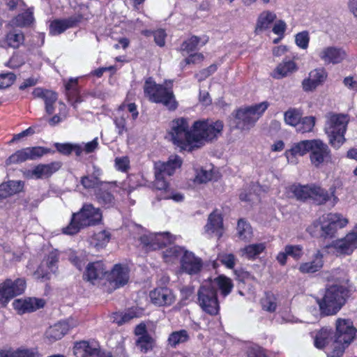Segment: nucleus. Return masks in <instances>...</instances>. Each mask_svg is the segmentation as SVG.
<instances>
[{"label": "nucleus", "instance_id": "obj_1", "mask_svg": "<svg viewBox=\"0 0 357 357\" xmlns=\"http://www.w3.org/2000/svg\"><path fill=\"white\" fill-rule=\"evenodd\" d=\"M324 278L328 282L323 297L317 300L321 313L326 316L337 313L345 304L349 297V289L346 284L349 279L344 273H326Z\"/></svg>", "mask_w": 357, "mask_h": 357}, {"label": "nucleus", "instance_id": "obj_2", "mask_svg": "<svg viewBox=\"0 0 357 357\" xmlns=\"http://www.w3.org/2000/svg\"><path fill=\"white\" fill-rule=\"evenodd\" d=\"M347 223V219L343 218L340 214L328 213L310 225L307 231L314 238H332L337 230L344 227Z\"/></svg>", "mask_w": 357, "mask_h": 357}, {"label": "nucleus", "instance_id": "obj_3", "mask_svg": "<svg viewBox=\"0 0 357 357\" xmlns=\"http://www.w3.org/2000/svg\"><path fill=\"white\" fill-rule=\"evenodd\" d=\"M357 333L353 322L349 319L339 318L335 322V332L333 334V349L328 357H342L346 347L354 340Z\"/></svg>", "mask_w": 357, "mask_h": 357}, {"label": "nucleus", "instance_id": "obj_4", "mask_svg": "<svg viewBox=\"0 0 357 357\" xmlns=\"http://www.w3.org/2000/svg\"><path fill=\"white\" fill-rule=\"evenodd\" d=\"M102 220V213L91 204H84L80 211L73 213L69 225L63 229V232L74 235L82 228L96 225Z\"/></svg>", "mask_w": 357, "mask_h": 357}, {"label": "nucleus", "instance_id": "obj_5", "mask_svg": "<svg viewBox=\"0 0 357 357\" xmlns=\"http://www.w3.org/2000/svg\"><path fill=\"white\" fill-rule=\"evenodd\" d=\"M324 130L328 137L329 144L335 149H339L345 142L344 134L347 131L349 119L342 114L328 113Z\"/></svg>", "mask_w": 357, "mask_h": 357}, {"label": "nucleus", "instance_id": "obj_6", "mask_svg": "<svg viewBox=\"0 0 357 357\" xmlns=\"http://www.w3.org/2000/svg\"><path fill=\"white\" fill-rule=\"evenodd\" d=\"M223 123L221 121H213L211 120H202L195 121L192 125V140L195 146L199 147L203 144L202 141L212 142L221 135L223 130Z\"/></svg>", "mask_w": 357, "mask_h": 357}, {"label": "nucleus", "instance_id": "obj_7", "mask_svg": "<svg viewBox=\"0 0 357 357\" xmlns=\"http://www.w3.org/2000/svg\"><path fill=\"white\" fill-rule=\"evenodd\" d=\"M144 91L152 102L162 103L169 110H175L177 108L178 102L171 88L157 84L149 77L144 83Z\"/></svg>", "mask_w": 357, "mask_h": 357}, {"label": "nucleus", "instance_id": "obj_8", "mask_svg": "<svg viewBox=\"0 0 357 357\" xmlns=\"http://www.w3.org/2000/svg\"><path fill=\"white\" fill-rule=\"evenodd\" d=\"M197 303L206 314L215 316L220 310V304L215 289H211L209 282L203 281L197 291Z\"/></svg>", "mask_w": 357, "mask_h": 357}, {"label": "nucleus", "instance_id": "obj_9", "mask_svg": "<svg viewBox=\"0 0 357 357\" xmlns=\"http://www.w3.org/2000/svg\"><path fill=\"white\" fill-rule=\"evenodd\" d=\"M169 134L174 144L185 149L192 146V128L190 130L186 119L179 118L171 122V130Z\"/></svg>", "mask_w": 357, "mask_h": 357}, {"label": "nucleus", "instance_id": "obj_10", "mask_svg": "<svg viewBox=\"0 0 357 357\" xmlns=\"http://www.w3.org/2000/svg\"><path fill=\"white\" fill-rule=\"evenodd\" d=\"M291 191L298 200L311 199L317 204H325L331 197L325 189L314 184L294 185L291 187Z\"/></svg>", "mask_w": 357, "mask_h": 357}, {"label": "nucleus", "instance_id": "obj_11", "mask_svg": "<svg viewBox=\"0 0 357 357\" xmlns=\"http://www.w3.org/2000/svg\"><path fill=\"white\" fill-rule=\"evenodd\" d=\"M268 102L240 109L236 113V126L241 130H249L268 108Z\"/></svg>", "mask_w": 357, "mask_h": 357}, {"label": "nucleus", "instance_id": "obj_12", "mask_svg": "<svg viewBox=\"0 0 357 357\" xmlns=\"http://www.w3.org/2000/svg\"><path fill=\"white\" fill-rule=\"evenodd\" d=\"M332 154L327 144L319 139H312L310 150V160L311 164L319 168L331 162Z\"/></svg>", "mask_w": 357, "mask_h": 357}, {"label": "nucleus", "instance_id": "obj_13", "mask_svg": "<svg viewBox=\"0 0 357 357\" xmlns=\"http://www.w3.org/2000/svg\"><path fill=\"white\" fill-rule=\"evenodd\" d=\"M51 152V150L43 146L26 147L17 151L6 160V165L18 164L26 160H35Z\"/></svg>", "mask_w": 357, "mask_h": 357}, {"label": "nucleus", "instance_id": "obj_14", "mask_svg": "<svg viewBox=\"0 0 357 357\" xmlns=\"http://www.w3.org/2000/svg\"><path fill=\"white\" fill-rule=\"evenodd\" d=\"M139 240L146 250H155L174 242L175 237L169 232L151 233L142 236Z\"/></svg>", "mask_w": 357, "mask_h": 357}, {"label": "nucleus", "instance_id": "obj_15", "mask_svg": "<svg viewBox=\"0 0 357 357\" xmlns=\"http://www.w3.org/2000/svg\"><path fill=\"white\" fill-rule=\"evenodd\" d=\"M203 267V261L201 258L197 257L195 254L185 250L181 258V269L189 275L199 273Z\"/></svg>", "mask_w": 357, "mask_h": 357}, {"label": "nucleus", "instance_id": "obj_16", "mask_svg": "<svg viewBox=\"0 0 357 357\" xmlns=\"http://www.w3.org/2000/svg\"><path fill=\"white\" fill-rule=\"evenodd\" d=\"M356 231L348 234L344 238L333 242V247L339 255H351L357 248V224Z\"/></svg>", "mask_w": 357, "mask_h": 357}, {"label": "nucleus", "instance_id": "obj_17", "mask_svg": "<svg viewBox=\"0 0 357 357\" xmlns=\"http://www.w3.org/2000/svg\"><path fill=\"white\" fill-rule=\"evenodd\" d=\"M181 164L182 160L179 156L171 155L166 162H158L155 164V176L162 178L172 176Z\"/></svg>", "mask_w": 357, "mask_h": 357}, {"label": "nucleus", "instance_id": "obj_18", "mask_svg": "<svg viewBox=\"0 0 357 357\" xmlns=\"http://www.w3.org/2000/svg\"><path fill=\"white\" fill-rule=\"evenodd\" d=\"M7 302L13 298L22 294L26 288V282L23 278H17L15 281L6 279L0 284Z\"/></svg>", "mask_w": 357, "mask_h": 357}, {"label": "nucleus", "instance_id": "obj_19", "mask_svg": "<svg viewBox=\"0 0 357 357\" xmlns=\"http://www.w3.org/2000/svg\"><path fill=\"white\" fill-rule=\"evenodd\" d=\"M129 280V270L127 266L116 264L108 275V281L114 289L124 286Z\"/></svg>", "mask_w": 357, "mask_h": 357}, {"label": "nucleus", "instance_id": "obj_20", "mask_svg": "<svg viewBox=\"0 0 357 357\" xmlns=\"http://www.w3.org/2000/svg\"><path fill=\"white\" fill-rule=\"evenodd\" d=\"M326 77L327 73L324 68H317L310 71L308 77L302 82L303 91L305 92L313 91L324 82Z\"/></svg>", "mask_w": 357, "mask_h": 357}, {"label": "nucleus", "instance_id": "obj_21", "mask_svg": "<svg viewBox=\"0 0 357 357\" xmlns=\"http://www.w3.org/2000/svg\"><path fill=\"white\" fill-rule=\"evenodd\" d=\"M151 302L158 306L170 305L175 300L172 289L167 287H158L149 294Z\"/></svg>", "mask_w": 357, "mask_h": 357}, {"label": "nucleus", "instance_id": "obj_22", "mask_svg": "<svg viewBox=\"0 0 357 357\" xmlns=\"http://www.w3.org/2000/svg\"><path fill=\"white\" fill-rule=\"evenodd\" d=\"M107 273V271L102 261H94L86 266L83 279L94 284L96 281L101 280Z\"/></svg>", "mask_w": 357, "mask_h": 357}, {"label": "nucleus", "instance_id": "obj_23", "mask_svg": "<svg viewBox=\"0 0 357 357\" xmlns=\"http://www.w3.org/2000/svg\"><path fill=\"white\" fill-rule=\"evenodd\" d=\"M82 18V16L76 15L67 19L55 20L50 25V33L54 36L61 34L66 29L75 26Z\"/></svg>", "mask_w": 357, "mask_h": 357}, {"label": "nucleus", "instance_id": "obj_24", "mask_svg": "<svg viewBox=\"0 0 357 357\" xmlns=\"http://www.w3.org/2000/svg\"><path fill=\"white\" fill-rule=\"evenodd\" d=\"M205 282H209L211 284V289H219L220 295L224 298L228 296L234 288L232 280L225 275H220L215 278H209L204 280Z\"/></svg>", "mask_w": 357, "mask_h": 357}, {"label": "nucleus", "instance_id": "obj_25", "mask_svg": "<svg viewBox=\"0 0 357 357\" xmlns=\"http://www.w3.org/2000/svg\"><path fill=\"white\" fill-rule=\"evenodd\" d=\"M99 349L97 342L82 340L75 344L73 353L76 357H96Z\"/></svg>", "mask_w": 357, "mask_h": 357}, {"label": "nucleus", "instance_id": "obj_26", "mask_svg": "<svg viewBox=\"0 0 357 357\" xmlns=\"http://www.w3.org/2000/svg\"><path fill=\"white\" fill-rule=\"evenodd\" d=\"M62 163L59 161L49 164H39L31 171V177L36 179H42L50 177L54 173L61 167Z\"/></svg>", "mask_w": 357, "mask_h": 357}, {"label": "nucleus", "instance_id": "obj_27", "mask_svg": "<svg viewBox=\"0 0 357 357\" xmlns=\"http://www.w3.org/2000/svg\"><path fill=\"white\" fill-rule=\"evenodd\" d=\"M94 196L98 204L105 208H109L116 205L115 197L105 183L94 191Z\"/></svg>", "mask_w": 357, "mask_h": 357}, {"label": "nucleus", "instance_id": "obj_28", "mask_svg": "<svg viewBox=\"0 0 357 357\" xmlns=\"http://www.w3.org/2000/svg\"><path fill=\"white\" fill-rule=\"evenodd\" d=\"M35 98H41L44 100L45 105V111L48 114H52L54 112V103L57 100V93L47 89L36 88L33 93Z\"/></svg>", "mask_w": 357, "mask_h": 357}, {"label": "nucleus", "instance_id": "obj_29", "mask_svg": "<svg viewBox=\"0 0 357 357\" xmlns=\"http://www.w3.org/2000/svg\"><path fill=\"white\" fill-rule=\"evenodd\" d=\"M320 59L327 64L339 63L345 57V52L335 47H328L321 50L319 53Z\"/></svg>", "mask_w": 357, "mask_h": 357}, {"label": "nucleus", "instance_id": "obj_30", "mask_svg": "<svg viewBox=\"0 0 357 357\" xmlns=\"http://www.w3.org/2000/svg\"><path fill=\"white\" fill-rule=\"evenodd\" d=\"M24 183L22 181H8L0 185V202L22 191Z\"/></svg>", "mask_w": 357, "mask_h": 357}, {"label": "nucleus", "instance_id": "obj_31", "mask_svg": "<svg viewBox=\"0 0 357 357\" xmlns=\"http://www.w3.org/2000/svg\"><path fill=\"white\" fill-rule=\"evenodd\" d=\"M44 305L45 302L43 299L32 298L24 301L15 300L13 302L14 307L20 310L22 313L35 311L43 307Z\"/></svg>", "mask_w": 357, "mask_h": 357}, {"label": "nucleus", "instance_id": "obj_32", "mask_svg": "<svg viewBox=\"0 0 357 357\" xmlns=\"http://www.w3.org/2000/svg\"><path fill=\"white\" fill-rule=\"evenodd\" d=\"M69 327L68 324L66 321L59 322L47 329L45 334V337L50 342H54L61 339L69 330Z\"/></svg>", "mask_w": 357, "mask_h": 357}, {"label": "nucleus", "instance_id": "obj_33", "mask_svg": "<svg viewBox=\"0 0 357 357\" xmlns=\"http://www.w3.org/2000/svg\"><path fill=\"white\" fill-rule=\"evenodd\" d=\"M312 141V139L302 140L298 143L294 144L291 148L287 150L284 153V155L288 162H290V156L292 158L296 155L303 156L307 153H310Z\"/></svg>", "mask_w": 357, "mask_h": 357}, {"label": "nucleus", "instance_id": "obj_34", "mask_svg": "<svg viewBox=\"0 0 357 357\" xmlns=\"http://www.w3.org/2000/svg\"><path fill=\"white\" fill-rule=\"evenodd\" d=\"M222 218L216 211L212 212L208 218V222L205 226V231L208 233H216L220 237L222 235Z\"/></svg>", "mask_w": 357, "mask_h": 357}, {"label": "nucleus", "instance_id": "obj_35", "mask_svg": "<svg viewBox=\"0 0 357 357\" xmlns=\"http://www.w3.org/2000/svg\"><path fill=\"white\" fill-rule=\"evenodd\" d=\"M323 264V255L317 251L312 261L301 264L298 269L303 273H313L318 271Z\"/></svg>", "mask_w": 357, "mask_h": 357}, {"label": "nucleus", "instance_id": "obj_36", "mask_svg": "<svg viewBox=\"0 0 357 357\" xmlns=\"http://www.w3.org/2000/svg\"><path fill=\"white\" fill-rule=\"evenodd\" d=\"M5 42L8 47L17 49L24 44V35L21 30L13 27L6 34Z\"/></svg>", "mask_w": 357, "mask_h": 357}, {"label": "nucleus", "instance_id": "obj_37", "mask_svg": "<svg viewBox=\"0 0 357 357\" xmlns=\"http://www.w3.org/2000/svg\"><path fill=\"white\" fill-rule=\"evenodd\" d=\"M34 20L33 11L31 8L27 9L25 12L17 15L13 18L9 24L13 27H26L32 24Z\"/></svg>", "mask_w": 357, "mask_h": 357}, {"label": "nucleus", "instance_id": "obj_38", "mask_svg": "<svg viewBox=\"0 0 357 357\" xmlns=\"http://www.w3.org/2000/svg\"><path fill=\"white\" fill-rule=\"evenodd\" d=\"M276 18V15L269 10L262 12L258 19L255 28V32H262L269 28V26Z\"/></svg>", "mask_w": 357, "mask_h": 357}, {"label": "nucleus", "instance_id": "obj_39", "mask_svg": "<svg viewBox=\"0 0 357 357\" xmlns=\"http://www.w3.org/2000/svg\"><path fill=\"white\" fill-rule=\"evenodd\" d=\"M77 79H70L69 81L65 85L66 95L68 98V100L72 102V105L75 107V104L80 102V98L78 96L77 91Z\"/></svg>", "mask_w": 357, "mask_h": 357}, {"label": "nucleus", "instance_id": "obj_40", "mask_svg": "<svg viewBox=\"0 0 357 357\" xmlns=\"http://www.w3.org/2000/svg\"><path fill=\"white\" fill-rule=\"evenodd\" d=\"M189 338V333L186 330L182 329L174 331L168 337V345L172 348H176L177 345L188 342Z\"/></svg>", "mask_w": 357, "mask_h": 357}, {"label": "nucleus", "instance_id": "obj_41", "mask_svg": "<svg viewBox=\"0 0 357 357\" xmlns=\"http://www.w3.org/2000/svg\"><path fill=\"white\" fill-rule=\"evenodd\" d=\"M332 340L333 342L334 337L331 330L328 328H322L317 333L315 336L314 346L318 349H323Z\"/></svg>", "mask_w": 357, "mask_h": 357}, {"label": "nucleus", "instance_id": "obj_42", "mask_svg": "<svg viewBox=\"0 0 357 357\" xmlns=\"http://www.w3.org/2000/svg\"><path fill=\"white\" fill-rule=\"evenodd\" d=\"M296 70V65L294 61L290 60L282 61L275 68L274 77L277 79L282 78Z\"/></svg>", "mask_w": 357, "mask_h": 357}, {"label": "nucleus", "instance_id": "obj_43", "mask_svg": "<svg viewBox=\"0 0 357 357\" xmlns=\"http://www.w3.org/2000/svg\"><path fill=\"white\" fill-rule=\"evenodd\" d=\"M303 114L296 108H289L284 114V121L287 124L296 127L299 125Z\"/></svg>", "mask_w": 357, "mask_h": 357}, {"label": "nucleus", "instance_id": "obj_44", "mask_svg": "<svg viewBox=\"0 0 357 357\" xmlns=\"http://www.w3.org/2000/svg\"><path fill=\"white\" fill-rule=\"evenodd\" d=\"M155 340L150 335L140 336L136 340V346L142 353H147L153 349Z\"/></svg>", "mask_w": 357, "mask_h": 357}, {"label": "nucleus", "instance_id": "obj_45", "mask_svg": "<svg viewBox=\"0 0 357 357\" xmlns=\"http://www.w3.org/2000/svg\"><path fill=\"white\" fill-rule=\"evenodd\" d=\"M237 233L242 240H250L252 236V230L250 225L243 219H240L237 224Z\"/></svg>", "mask_w": 357, "mask_h": 357}, {"label": "nucleus", "instance_id": "obj_46", "mask_svg": "<svg viewBox=\"0 0 357 357\" xmlns=\"http://www.w3.org/2000/svg\"><path fill=\"white\" fill-rule=\"evenodd\" d=\"M0 357H38L37 352L33 349H23L15 351H0Z\"/></svg>", "mask_w": 357, "mask_h": 357}, {"label": "nucleus", "instance_id": "obj_47", "mask_svg": "<svg viewBox=\"0 0 357 357\" xmlns=\"http://www.w3.org/2000/svg\"><path fill=\"white\" fill-rule=\"evenodd\" d=\"M80 183L85 189H94L95 191L97 188H100V186H102L105 183L102 182L100 179H96L88 174L87 175L81 178Z\"/></svg>", "mask_w": 357, "mask_h": 357}, {"label": "nucleus", "instance_id": "obj_48", "mask_svg": "<svg viewBox=\"0 0 357 357\" xmlns=\"http://www.w3.org/2000/svg\"><path fill=\"white\" fill-rule=\"evenodd\" d=\"M265 249L264 243L251 244L243 249V255L248 259H252L261 253Z\"/></svg>", "mask_w": 357, "mask_h": 357}, {"label": "nucleus", "instance_id": "obj_49", "mask_svg": "<svg viewBox=\"0 0 357 357\" xmlns=\"http://www.w3.org/2000/svg\"><path fill=\"white\" fill-rule=\"evenodd\" d=\"M185 251V250H184L183 248L178 245H173L169 247L167 249H166L165 251L163 252V257L167 261H169L172 259L178 257H181V258Z\"/></svg>", "mask_w": 357, "mask_h": 357}, {"label": "nucleus", "instance_id": "obj_50", "mask_svg": "<svg viewBox=\"0 0 357 357\" xmlns=\"http://www.w3.org/2000/svg\"><path fill=\"white\" fill-rule=\"evenodd\" d=\"M315 124V119L313 116L301 117L299 125H298L297 130L304 133L310 132Z\"/></svg>", "mask_w": 357, "mask_h": 357}, {"label": "nucleus", "instance_id": "obj_51", "mask_svg": "<svg viewBox=\"0 0 357 357\" xmlns=\"http://www.w3.org/2000/svg\"><path fill=\"white\" fill-rule=\"evenodd\" d=\"M275 301L276 299L273 294H266L261 301L262 309L269 312H274L277 307Z\"/></svg>", "mask_w": 357, "mask_h": 357}, {"label": "nucleus", "instance_id": "obj_52", "mask_svg": "<svg viewBox=\"0 0 357 357\" xmlns=\"http://www.w3.org/2000/svg\"><path fill=\"white\" fill-rule=\"evenodd\" d=\"M201 41V38L198 36H193L190 38H189L188 40H185L183 42L181 46V51H185L188 53L190 52L195 51L199 43Z\"/></svg>", "mask_w": 357, "mask_h": 357}, {"label": "nucleus", "instance_id": "obj_53", "mask_svg": "<svg viewBox=\"0 0 357 357\" xmlns=\"http://www.w3.org/2000/svg\"><path fill=\"white\" fill-rule=\"evenodd\" d=\"M59 262V255L56 252H51L47 259L45 260L44 265L47 268L51 271L52 273L57 271V264Z\"/></svg>", "mask_w": 357, "mask_h": 357}, {"label": "nucleus", "instance_id": "obj_54", "mask_svg": "<svg viewBox=\"0 0 357 357\" xmlns=\"http://www.w3.org/2000/svg\"><path fill=\"white\" fill-rule=\"evenodd\" d=\"M68 259L79 271H82L86 261L84 256L77 255L75 252L69 253Z\"/></svg>", "mask_w": 357, "mask_h": 357}, {"label": "nucleus", "instance_id": "obj_55", "mask_svg": "<svg viewBox=\"0 0 357 357\" xmlns=\"http://www.w3.org/2000/svg\"><path fill=\"white\" fill-rule=\"evenodd\" d=\"M285 254L295 259H299L303 255V247L300 245H287L284 247Z\"/></svg>", "mask_w": 357, "mask_h": 357}, {"label": "nucleus", "instance_id": "obj_56", "mask_svg": "<svg viewBox=\"0 0 357 357\" xmlns=\"http://www.w3.org/2000/svg\"><path fill=\"white\" fill-rule=\"evenodd\" d=\"M55 273H52L50 270L46 268L44 264H42L35 271L34 275L36 278L41 280L43 282H45L50 280L52 274Z\"/></svg>", "mask_w": 357, "mask_h": 357}, {"label": "nucleus", "instance_id": "obj_57", "mask_svg": "<svg viewBox=\"0 0 357 357\" xmlns=\"http://www.w3.org/2000/svg\"><path fill=\"white\" fill-rule=\"evenodd\" d=\"M15 79L16 76L13 73L0 74V89L11 86Z\"/></svg>", "mask_w": 357, "mask_h": 357}, {"label": "nucleus", "instance_id": "obj_58", "mask_svg": "<svg viewBox=\"0 0 357 357\" xmlns=\"http://www.w3.org/2000/svg\"><path fill=\"white\" fill-rule=\"evenodd\" d=\"M310 38L307 31H302L296 35L295 41L296 45L302 48L306 49L308 47Z\"/></svg>", "mask_w": 357, "mask_h": 357}, {"label": "nucleus", "instance_id": "obj_59", "mask_svg": "<svg viewBox=\"0 0 357 357\" xmlns=\"http://www.w3.org/2000/svg\"><path fill=\"white\" fill-rule=\"evenodd\" d=\"M54 146L56 151L63 155H69L73 152V144L71 143L56 142Z\"/></svg>", "mask_w": 357, "mask_h": 357}, {"label": "nucleus", "instance_id": "obj_60", "mask_svg": "<svg viewBox=\"0 0 357 357\" xmlns=\"http://www.w3.org/2000/svg\"><path fill=\"white\" fill-rule=\"evenodd\" d=\"M152 33L155 43L160 47H163L165 44V38L167 36L165 30L158 29L153 31Z\"/></svg>", "mask_w": 357, "mask_h": 357}, {"label": "nucleus", "instance_id": "obj_61", "mask_svg": "<svg viewBox=\"0 0 357 357\" xmlns=\"http://www.w3.org/2000/svg\"><path fill=\"white\" fill-rule=\"evenodd\" d=\"M217 70V66L215 64H212L206 68H204L199 71V73L197 75L199 81H202L209 77L211 74L215 73Z\"/></svg>", "mask_w": 357, "mask_h": 357}, {"label": "nucleus", "instance_id": "obj_62", "mask_svg": "<svg viewBox=\"0 0 357 357\" xmlns=\"http://www.w3.org/2000/svg\"><path fill=\"white\" fill-rule=\"evenodd\" d=\"M219 260L229 268H233L235 265V257L232 254L222 255L219 257Z\"/></svg>", "mask_w": 357, "mask_h": 357}, {"label": "nucleus", "instance_id": "obj_63", "mask_svg": "<svg viewBox=\"0 0 357 357\" xmlns=\"http://www.w3.org/2000/svg\"><path fill=\"white\" fill-rule=\"evenodd\" d=\"M248 357H267L264 350L259 347H253L248 351Z\"/></svg>", "mask_w": 357, "mask_h": 357}, {"label": "nucleus", "instance_id": "obj_64", "mask_svg": "<svg viewBox=\"0 0 357 357\" xmlns=\"http://www.w3.org/2000/svg\"><path fill=\"white\" fill-rule=\"evenodd\" d=\"M248 357H267L264 350L259 347H253L248 351Z\"/></svg>", "mask_w": 357, "mask_h": 357}]
</instances>
